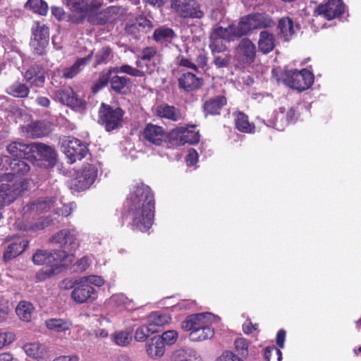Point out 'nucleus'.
<instances>
[{
	"label": "nucleus",
	"mask_w": 361,
	"mask_h": 361,
	"mask_svg": "<svg viewBox=\"0 0 361 361\" xmlns=\"http://www.w3.org/2000/svg\"><path fill=\"white\" fill-rule=\"evenodd\" d=\"M71 205H71L63 204L59 207L55 197H40L23 207V221L19 223L18 226L20 229L25 231L35 232L42 230L51 224H54L55 219H52L51 215L46 217L41 216L42 214L56 206L55 214L66 217L72 212Z\"/></svg>",
	"instance_id": "nucleus-1"
},
{
	"label": "nucleus",
	"mask_w": 361,
	"mask_h": 361,
	"mask_svg": "<svg viewBox=\"0 0 361 361\" xmlns=\"http://www.w3.org/2000/svg\"><path fill=\"white\" fill-rule=\"evenodd\" d=\"M128 215L135 229L146 232L154 219V200L149 186L140 184L130 194L127 201Z\"/></svg>",
	"instance_id": "nucleus-2"
},
{
	"label": "nucleus",
	"mask_w": 361,
	"mask_h": 361,
	"mask_svg": "<svg viewBox=\"0 0 361 361\" xmlns=\"http://www.w3.org/2000/svg\"><path fill=\"white\" fill-rule=\"evenodd\" d=\"M66 252L63 251L48 252L45 250H38L32 255V262L37 265L45 264L49 268L42 269L37 274L39 281L45 280L54 274V267L66 260Z\"/></svg>",
	"instance_id": "nucleus-3"
},
{
	"label": "nucleus",
	"mask_w": 361,
	"mask_h": 361,
	"mask_svg": "<svg viewBox=\"0 0 361 361\" xmlns=\"http://www.w3.org/2000/svg\"><path fill=\"white\" fill-rule=\"evenodd\" d=\"M11 173L0 175V199L3 204H9L26 190V183L23 181H14Z\"/></svg>",
	"instance_id": "nucleus-4"
},
{
	"label": "nucleus",
	"mask_w": 361,
	"mask_h": 361,
	"mask_svg": "<svg viewBox=\"0 0 361 361\" xmlns=\"http://www.w3.org/2000/svg\"><path fill=\"white\" fill-rule=\"evenodd\" d=\"M283 82L294 90H307L314 82L313 73L303 68L300 71L297 70L286 71L282 74Z\"/></svg>",
	"instance_id": "nucleus-5"
},
{
	"label": "nucleus",
	"mask_w": 361,
	"mask_h": 361,
	"mask_svg": "<svg viewBox=\"0 0 361 361\" xmlns=\"http://www.w3.org/2000/svg\"><path fill=\"white\" fill-rule=\"evenodd\" d=\"M98 123L102 126L106 131H112L122 126L124 111L121 108L112 106L102 103L99 109Z\"/></svg>",
	"instance_id": "nucleus-6"
},
{
	"label": "nucleus",
	"mask_w": 361,
	"mask_h": 361,
	"mask_svg": "<svg viewBox=\"0 0 361 361\" xmlns=\"http://www.w3.org/2000/svg\"><path fill=\"white\" fill-rule=\"evenodd\" d=\"M245 36L254 30L271 28L275 26L274 20L266 13H254L240 18Z\"/></svg>",
	"instance_id": "nucleus-7"
},
{
	"label": "nucleus",
	"mask_w": 361,
	"mask_h": 361,
	"mask_svg": "<svg viewBox=\"0 0 361 361\" xmlns=\"http://www.w3.org/2000/svg\"><path fill=\"white\" fill-rule=\"evenodd\" d=\"M66 4L72 11L80 14L72 20L79 24L83 22L86 15L97 12L103 5V0H66Z\"/></svg>",
	"instance_id": "nucleus-8"
},
{
	"label": "nucleus",
	"mask_w": 361,
	"mask_h": 361,
	"mask_svg": "<svg viewBox=\"0 0 361 361\" xmlns=\"http://www.w3.org/2000/svg\"><path fill=\"white\" fill-rule=\"evenodd\" d=\"M76 235L75 230L63 229L54 235L50 238V242L61 247V250L57 251L65 252L66 259L71 255V252L78 247Z\"/></svg>",
	"instance_id": "nucleus-9"
},
{
	"label": "nucleus",
	"mask_w": 361,
	"mask_h": 361,
	"mask_svg": "<svg viewBox=\"0 0 361 361\" xmlns=\"http://www.w3.org/2000/svg\"><path fill=\"white\" fill-rule=\"evenodd\" d=\"M97 174V166L87 164L78 172L76 178L72 181V185L78 191L87 190L94 183Z\"/></svg>",
	"instance_id": "nucleus-10"
},
{
	"label": "nucleus",
	"mask_w": 361,
	"mask_h": 361,
	"mask_svg": "<svg viewBox=\"0 0 361 361\" xmlns=\"http://www.w3.org/2000/svg\"><path fill=\"white\" fill-rule=\"evenodd\" d=\"M62 148L71 164L81 160L87 152L86 145L80 140L72 137H68L63 141Z\"/></svg>",
	"instance_id": "nucleus-11"
},
{
	"label": "nucleus",
	"mask_w": 361,
	"mask_h": 361,
	"mask_svg": "<svg viewBox=\"0 0 361 361\" xmlns=\"http://www.w3.org/2000/svg\"><path fill=\"white\" fill-rule=\"evenodd\" d=\"M220 318L210 312H204L189 315L182 322L181 327L185 331L193 332L195 330H199L207 323H216Z\"/></svg>",
	"instance_id": "nucleus-12"
},
{
	"label": "nucleus",
	"mask_w": 361,
	"mask_h": 361,
	"mask_svg": "<svg viewBox=\"0 0 361 361\" xmlns=\"http://www.w3.org/2000/svg\"><path fill=\"white\" fill-rule=\"evenodd\" d=\"M49 38V27L44 24L36 23L35 27H32V38L30 42V46L36 54H43L48 45Z\"/></svg>",
	"instance_id": "nucleus-13"
},
{
	"label": "nucleus",
	"mask_w": 361,
	"mask_h": 361,
	"mask_svg": "<svg viewBox=\"0 0 361 361\" xmlns=\"http://www.w3.org/2000/svg\"><path fill=\"white\" fill-rule=\"evenodd\" d=\"M97 298L95 289L80 279L74 282L71 292V298L77 303L82 304L92 302Z\"/></svg>",
	"instance_id": "nucleus-14"
},
{
	"label": "nucleus",
	"mask_w": 361,
	"mask_h": 361,
	"mask_svg": "<svg viewBox=\"0 0 361 361\" xmlns=\"http://www.w3.org/2000/svg\"><path fill=\"white\" fill-rule=\"evenodd\" d=\"M171 8L184 18H201L204 16L196 0H171Z\"/></svg>",
	"instance_id": "nucleus-15"
},
{
	"label": "nucleus",
	"mask_w": 361,
	"mask_h": 361,
	"mask_svg": "<svg viewBox=\"0 0 361 361\" xmlns=\"http://www.w3.org/2000/svg\"><path fill=\"white\" fill-rule=\"evenodd\" d=\"M24 77L26 83L21 85L14 90H29L30 88L42 87L45 80L42 66L37 64L30 66L25 71Z\"/></svg>",
	"instance_id": "nucleus-16"
},
{
	"label": "nucleus",
	"mask_w": 361,
	"mask_h": 361,
	"mask_svg": "<svg viewBox=\"0 0 361 361\" xmlns=\"http://www.w3.org/2000/svg\"><path fill=\"white\" fill-rule=\"evenodd\" d=\"M33 158L39 157L46 168L54 167L57 161L56 151L51 146L42 142H33Z\"/></svg>",
	"instance_id": "nucleus-17"
},
{
	"label": "nucleus",
	"mask_w": 361,
	"mask_h": 361,
	"mask_svg": "<svg viewBox=\"0 0 361 361\" xmlns=\"http://www.w3.org/2000/svg\"><path fill=\"white\" fill-rule=\"evenodd\" d=\"M256 57V47L248 38H243L235 48V58L241 63L251 64Z\"/></svg>",
	"instance_id": "nucleus-18"
},
{
	"label": "nucleus",
	"mask_w": 361,
	"mask_h": 361,
	"mask_svg": "<svg viewBox=\"0 0 361 361\" xmlns=\"http://www.w3.org/2000/svg\"><path fill=\"white\" fill-rule=\"evenodd\" d=\"M344 10L345 5L341 0H329L325 4H320L314 13L323 16L327 20H332L341 16Z\"/></svg>",
	"instance_id": "nucleus-19"
},
{
	"label": "nucleus",
	"mask_w": 361,
	"mask_h": 361,
	"mask_svg": "<svg viewBox=\"0 0 361 361\" xmlns=\"http://www.w3.org/2000/svg\"><path fill=\"white\" fill-rule=\"evenodd\" d=\"M212 35L227 42L233 41L235 38L245 36L240 20L238 25H231L228 27H216L213 30Z\"/></svg>",
	"instance_id": "nucleus-20"
},
{
	"label": "nucleus",
	"mask_w": 361,
	"mask_h": 361,
	"mask_svg": "<svg viewBox=\"0 0 361 361\" xmlns=\"http://www.w3.org/2000/svg\"><path fill=\"white\" fill-rule=\"evenodd\" d=\"M33 142L27 144L20 141H15L10 143L6 150L15 159H32L33 154Z\"/></svg>",
	"instance_id": "nucleus-21"
},
{
	"label": "nucleus",
	"mask_w": 361,
	"mask_h": 361,
	"mask_svg": "<svg viewBox=\"0 0 361 361\" xmlns=\"http://www.w3.org/2000/svg\"><path fill=\"white\" fill-rule=\"evenodd\" d=\"M143 136L150 143L160 146L164 141L166 135L161 127L149 123L143 131Z\"/></svg>",
	"instance_id": "nucleus-22"
},
{
	"label": "nucleus",
	"mask_w": 361,
	"mask_h": 361,
	"mask_svg": "<svg viewBox=\"0 0 361 361\" xmlns=\"http://www.w3.org/2000/svg\"><path fill=\"white\" fill-rule=\"evenodd\" d=\"M118 13V8L116 6H109L106 9L97 13L94 16H89L88 20L94 25H104L114 21Z\"/></svg>",
	"instance_id": "nucleus-23"
},
{
	"label": "nucleus",
	"mask_w": 361,
	"mask_h": 361,
	"mask_svg": "<svg viewBox=\"0 0 361 361\" xmlns=\"http://www.w3.org/2000/svg\"><path fill=\"white\" fill-rule=\"evenodd\" d=\"M28 246V241L24 238H16L5 249L4 252V260L7 262L21 254Z\"/></svg>",
	"instance_id": "nucleus-24"
},
{
	"label": "nucleus",
	"mask_w": 361,
	"mask_h": 361,
	"mask_svg": "<svg viewBox=\"0 0 361 361\" xmlns=\"http://www.w3.org/2000/svg\"><path fill=\"white\" fill-rule=\"evenodd\" d=\"M299 28L300 25L289 17H283L279 20L278 29L279 30V35L285 41L290 40L295 34V31L299 30Z\"/></svg>",
	"instance_id": "nucleus-25"
},
{
	"label": "nucleus",
	"mask_w": 361,
	"mask_h": 361,
	"mask_svg": "<svg viewBox=\"0 0 361 361\" xmlns=\"http://www.w3.org/2000/svg\"><path fill=\"white\" fill-rule=\"evenodd\" d=\"M23 348L28 357L35 360H44L48 357L47 346L38 342L26 343Z\"/></svg>",
	"instance_id": "nucleus-26"
},
{
	"label": "nucleus",
	"mask_w": 361,
	"mask_h": 361,
	"mask_svg": "<svg viewBox=\"0 0 361 361\" xmlns=\"http://www.w3.org/2000/svg\"><path fill=\"white\" fill-rule=\"evenodd\" d=\"M258 49L264 54L270 53L276 47V37L267 30L261 31L257 42Z\"/></svg>",
	"instance_id": "nucleus-27"
},
{
	"label": "nucleus",
	"mask_w": 361,
	"mask_h": 361,
	"mask_svg": "<svg viewBox=\"0 0 361 361\" xmlns=\"http://www.w3.org/2000/svg\"><path fill=\"white\" fill-rule=\"evenodd\" d=\"M145 349L147 355L150 358L157 360L164 355L165 345L161 342V338L154 336L147 342Z\"/></svg>",
	"instance_id": "nucleus-28"
},
{
	"label": "nucleus",
	"mask_w": 361,
	"mask_h": 361,
	"mask_svg": "<svg viewBox=\"0 0 361 361\" xmlns=\"http://www.w3.org/2000/svg\"><path fill=\"white\" fill-rule=\"evenodd\" d=\"M179 86L185 90H195L199 89L202 83V79L197 78L195 73L187 72L178 79Z\"/></svg>",
	"instance_id": "nucleus-29"
},
{
	"label": "nucleus",
	"mask_w": 361,
	"mask_h": 361,
	"mask_svg": "<svg viewBox=\"0 0 361 361\" xmlns=\"http://www.w3.org/2000/svg\"><path fill=\"white\" fill-rule=\"evenodd\" d=\"M171 317L167 314H161L158 312H153L147 317V324L150 329L154 330V334L161 331V329L168 324Z\"/></svg>",
	"instance_id": "nucleus-30"
},
{
	"label": "nucleus",
	"mask_w": 361,
	"mask_h": 361,
	"mask_svg": "<svg viewBox=\"0 0 361 361\" xmlns=\"http://www.w3.org/2000/svg\"><path fill=\"white\" fill-rule=\"evenodd\" d=\"M93 52L84 58L78 59L71 67L66 68L62 71V75L65 78H73L78 75L82 69L92 59Z\"/></svg>",
	"instance_id": "nucleus-31"
},
{
	"label": "nucleus",
	"mask_w": 361,
	"mask_h": 361,
	"mask_svg": "<svg viewBox=\"0 0 361 361\" xmlns=\"http://www.w3.org/2000/svg\"><path fill=\"white\" fill-rule=\"evenodd\" d=\"M44 324L49 330L56 333L66 332L68 331L73 325L71 320L60 318L47 319L44 322Z\"/></svg>",
	"instance_id": "nucleus-32"
},
{
	"label": "nucleus",
	"mask_w": 361,
	"mask_h": 361,
	"mask_svg": "<svg viewBox=\"0 0 361 361\" xmlns=\"http://www.w3.org/2000/svg\"><path fill=\"white\" fill-rule=\"evenodd\" d=\"M26 135L30 137H41L48 135L49 128L42 121L32 122L24 127Z\"/></svg>",
	"instance_id": "nucleus-33"
},
{
	"label": "nucleus",
	"mask_w": 361,
	"mask_h": 361,
	"mask_svg": "<svg viewBox=\"0 0 361 361\" xmlns=\"http://www.w3.org/2000/svg\"><path fill=\"white\" fill-rule=\"evenodd\" d=\"M23 159H13L10 163V168L11 172L10 173L13 176L14 181H23L26 183V189L27 188V182L25 180L16 178V175H25L30 169V165Z\"/></svg>",
	"instance_id": "nucleus-34"
},
{
	"label": "nucleus",
	"mask_w": 361,
	"mask_h": 361,
	"mask_svg": "<svg viewBox=\"0 0 361 361\" xmlns=\"http://www.w3.org/2000/svg\"><path fill=\"white\" fill-rule=\"evenodd\" d=\"M60 102L71 107H81L84 104L83 99L76 92H59Z\"/></svg>",
	"instance_id": "nucleus-35"
},
{
	"label": "nucleus",
	"mask_w": 361,
	"mask_h": 361,
	"mask_svg": "<svg viewBox=\"0 0 361 361\" xmlns=\"http://www.w3.org/2000/svg\"><path fill=\"white\" fill-rule=\"evenodd\" d=\"M227 99L224 96H217L207 101L204 104V112L207 114L216 115L220 114L221 109L226 105Z\"/></svg>",
	"instance_id": "nucleus-36"
},
{
	"label": "nucleus",
	"mask_w": 361,
	"mask_h": 361,
	"mask_svg": "<svg viewBox=\"0 0 361 361\" xmlns=\"http://www.w3.org/2000/svg\"><path fill=\"white\" fill-rule=\"evenodd\" d=\"M176 37V34L171 28L164 26L155 29L153 33V39L161 44H167Z\"/></svg>",
	"instance_id": "nucleus-37"
},
{
	"label": "nucleus",
	"mask_w": 361,
	"mask_h": 361,
	"mask_svg": "<svg viewBox=\"0 0 361 361\" xmlns=\"http://www.w3.org/2000/svg\"><path fill=\"white\" fill-rule=\"evenodd\" d=\"M213 323H207L199 330H195L190 332L189 338L192 341L198 342L212 338L214 334V329L211 327Z\"/></svg>",
	"instance_id": "nucleus-38"
},
{
	"label": "nucleus",
	"mask_w": 361,
	"mask_h": 361,
	"mask_svg": "<svg viewBox=\"0 0 361 361\" xmlns=\"http://www.w3.org/2000/svg\"><path fill=\"white\" fill-rule=\"evenodd\" d=\"M173 359L174 361H202L197 353L190 348L176 350L173 353Z\"/></svg>",
	"instance_id": "nucleus-39"
},
{
	"label": "nucleus",
	"mask_w": 361,
	"mask_h": 361,
	"mask_svg": "<svg viewBox=\"0 0 361 361\" xmlns=\"http://www.w3.org/2000/svg\"><path fill=\"white\" fill-rule=\"evenodd\" d=\"M32 304L28 302H20L16 307V312L19 318L25 322H30L34 312Z\"/></svg>",
	"instance_id": "nucleus-40"
},
{
	"label": "nucleus",
	"mask_w": 361,
	"mask_h": 361,
	"mask_svg": "<svg viewBox=\"0 0 361 361\" xmlns=\"http://www.w3.org/2000/svg\"><path fill=\"white\" fill-rule=\"evenodd\" d=\"M157 114L160 117L166 118L174 121H178L181 114L174 106L169 105L160 106L157 109Z\"/></svg>",
	"instance_id": "nucleus-41"
},
{
	"label": "nucleus",
	"mask_w": 361,
	"mask_h": 361,
	"mask_svg": "<svg viewBox=\"0 0 361 361\" xmlns=\"http://www.w3.org/2000/svg\"><path fill=\"white\" fill-rule=\"evenodd\" d=\"M132 331L130 329L115 331L112 335L113 340L118 345L127 346L132 341Z\"/></svg>",
	"instance_id": "nucleus-42"
},
{
	"label": "nucleus",
	"mask_w": 361,
	"mask_h": 361,
	"mask_svg": "<svg viewBox=\"0 0 361 361\" xmlns=\"http://www.w3.org/2000/svg\"><path fill=\"white\" fill-rule=\"evenodd\" d=\"M113 57L114 54L110 47H102L95 54V61L93 66L97 67L99 65L106 64Z\"/></svg>",
	"instance_id": "nucleus-43"
},
{
	"label": "nucleus",
	"mask_w": 361,
	"mask_h": 361,
	"mask_svg": "<svg viewBox=\"0 0 361 361\" xmlns=\"http://www.w3.org/2000/svg\"><path fill=\"white\" fill-rule=\"evenodd\" d=\"M25 7L42 16H45L48 11V5L43 0H28Z\"/></svg>",
	"instance_id": "nucleus-44"
},
{
	"label": "nucleus",
	"mask_w": 361,
	"mask_h": 361,
	"mask_svg": "<svg viewBox=\"0 0 361 361\" xmlns=\"http://www.w3.org/2000/svg\"><path fill=\"white\" fill-rule=\"evenodd\" d=\"M110 83L113 90H121L124 87L130 88L132 81L126 76L115 75L111 78Z\"/></svg>",
	"instance_id": "nucleus-45"
},
{
	"label": "nucleus",
	"mask_w": 361,
	"mask_h": 361,
	"mask_svg": "<svg viewBox=\"0 0 361 361\" xmlns=\"http://www.w3.org/2000/svg\"><path fill=\"white\" fill-rule=\"evenodd\" d=\"M111 71H112L113 73H123L135 77H142L145 75L143 71L133 68L127 64L111 68Z\"/></svg>",
	"instance_id": "nucleus-46"
},
{
	"label": "nucleus",
	"mask_w": 361,
	"mask_h": 361,
	"mask_svg": "<svg viewBox=\"0 0 361 361\" xmlns=\"http://www.w3.org/2000/svg\"><path fill=\"white\" fill-rule=\"evenodd\" d=\"M183 137L184 140V145L188 143L190 145H194L197 143L200 140V135L198 132L195 130L194 126L186 128L182 126Z\"/></svg>",
	"instance_id": "nucleus-47"
},
{
	"label": "nucleus",
	"mask_w": 361,
	"mask_h": 361,
	"mask_svg": "<svg viewBox=\"0 0 361 361\" xmlns=\"http://www.w3.org/2000/svg\"><path fill=\"white\" fill-rule=\"evenodd\" d=\"M223 41V39L211 34L209 37V47L212 55H214V54L222 53L227 50V47Z\"/></svg>",
	"instance_id": "nucleus-48"
},
{
	"label": "nucleus",
	"mask_w": 361,
	"mask_h": 361,
	"mask_svg": "<svg viewBox=\"0 0 361 361\" xmlns=\"http://www.w3.org/2000/svg\"><path fill=\"white\" fill-rule=\"evenodd\" d=\"M236 128L243 133H251L252 127L248 121L247 116L241 112H239L235 118Z\"/></svg>",
	"instance_id": "nucleus-49"
},
{
	"label": "nucleus",
	"mask_w": 361,
	"mask_h": 361,
	"mask_svg": "<svg viewBox=\"0 0 361 361\" xmlns=\"http://www.w3.org/2000/svg\"><path fill=\"white\" fill-rule=\"evenodd\" d=\"M235 348L237 351L240 358H243V360L245 361L248 356V341L244 338H238L235 340L234 342Z\"/></svg>",
	"instance_id": "nucleus-50"
},
{
	"label": "nucleus",
	"mask_w": 361,
	"mask_h": 361,
	"mask_svg": "<svg viewBox=\"0 0 361 361\" xmlns=\"http://www.w3.org/2000/svg\"><path fill=\"white\" fill-rule=\"evenodd\" d=\"M182 134V126L172 130L169 134L170 143L174 146L184 145V140Z\"/></svg>",
	"instance_id": "nucleus-51"
},
{
	"label": "nucleus",
	"mask_w": 361,
	"mask_h": 361,
	"mask_svg": "<svg viewBox=\"0 0 361 361\" xmlns=\"http://www.w3.org/2000/svg\"><path fill=\"white\" fill-rule=\"evenodd\" d=\"M154 334V330L149 328L148 324L139 326L135 333V339L138 342L145 341L151 334Z\"/></svg>",
	"instance_id": "nucleus-52"
},
{
	"label": "nucleus",
	"mask_w": 361,
	"mask_h": 361,
	"mask_svg": "<svg viewBox=\"0 0 361 361\" xmlns=\"http://www.w3.org/2000/svg\"><path fill=\"white\" fill-rule=\"evenodd\" d=\"M111 302L117 307L130 308L131 300L123 293L113 295L110 298Z\"/></svg>",
	"instance_id": "nucleus-53"
},
{
	"label": "nucleus",
	"mask_w": 361,
	"mask_h": 361,
	"mask_svg": "<svg viewBox=\"0 0 361 361\" xmlns=\"http://www.w3.org/2000/svg\"><path fill=\"white\" fill-rule=\"evenodd\" d=\"M213 63L217 68H223L228 67L231 63V55L228 54H224L223 55H216L214 54L213 55Z\"/></svg>",
	"instance_id": "nucleus-54"
},
{
	"label": "nucleus",
	"mask_w": 361,
	"mask_h": 361,
	"mask_svg": "<svg viewBox=\"0 0 361 361\" xmlns=\"http://www.w3.org/2000/svg\"><path fill=\"white\" fill-rule=\"evenodd\" d=\"M135 23H136L138 30L140 29L141 32L144 34L149 32L153 27L152 21L147 19L145 16H140L136 18Z\"/></svg>",
	"instance_id": "nucleus-55"
},
{
	"label": "nucleus",
	"mask_w": 361,
	"mask_h": 361,
	"mask_svg": "<svg viewBox=\"0 0 361 361\" xmlns=\"http://www.w3.org/2000/svg\"><path fill=\"white\" fill-rule=\"evenodd\" d=\"M113 73L111 68L106 73H101L98 80L94 83L92 87V90H100L104 88L110 80L111 75Z\"/></svg>",
	"instance_id": "nucleus-56"
},
{
	"label": "nucleus",
	"mask_w": 361,
	"mask_h": 361,
	"mask_svg": "<svg viewBox=\"0 0 361 361\" xmlns=\"http://www.w3.org/2000/svg\"><path fill=\"white\" fill-rule=\"evenodd\" d=\"M178 336V334L175 330H169L164 332L161 336H157L161 338V342L164 345H171L176 343Z\"/></svg>",
	"instance_id": "nucleus-57"
},
{
	"label": "nucleus",
	"mask_w": 361,
	"mask_h": 361,
	"mask_svg": "<svg viewBox=\"0 0 361 361\" xmlns=\"http://www.w3.org/2000/svg\"><path fill=\"white\" fill-rule=\"evenodd\" d=\"M273 354H275L277 356L278 361H281L282 353L279 349L276 348L274 345L268 346L265 348L264 355L267 361H270L271 357Z\"/></svg>",
	"instance_id": "nucleus-58"
},
{
	"label": "nucleus",
	"mask_w": 361,
	"mask_h": 361,
	"mask_svg": "<svg viewBox=\"0 0 361 361\" xmlns=\"http://www.w3.org/2000/svg\"><path fill=\"white\" fill-rule=\"evenodd\" d=\"M216 361H244L243 358L233 353L231 350H226L216 358Z\"/></svg>",
	"instance_id": "nucleus-59"
},
{
	"label": "nucleus",
	"mask_w": 361,
	"mask_h": 361,
	"mask_svg": "<svg viewBox=\"0 0 361 361\" xmlns=\"http://www.w3.org/2000/svg\"><path fill=\"white\" fill-rule=\"evenodd\" d=\"M16 338L15 335L11 332H5L0 330V348L6 345L11 343Z\"/></svg>",
	"instance_id": "nucleus-60"
},
{
	"label": "nucleus",
	"mask_w": 361,
	"mask_h": 361,
	"mask_svg": "<svg viewBox=\"0 0 361 361\" xmlns=\"http://www.w3.org/2000/svg\"><path fill=\"white\" fill-rule=\"evenodd\" d=\"M126 32L128 35L133 36L135 39H140L144 33L141 32L136 23L134 22L132 24L126 26Z\"/></svg>",
	"instance_id": "nucleus-61"
},
{
	"label": "nucleus",
	"mask_w": 361,
	"mask_h": 361,
	"mask_svg": "<svg viewBox=\"0 0 361 361\" xmlns=\"http://www.w3.org/2000/svg\"><path fill=\"white\" fill-rule=\"evenodd\" d=\"M90 264V260L88 257L85 256L78 259L74 264L75 271L82 272L85 271Z\"/></svg>",
	"instance_id": "nucleus-62"
},
{
	"label": "nucleus",
	"mask_w": 361,
	"mask_h": 361,
	"mask_svg": "<svg viewBox=\"0 0 361 361\" xmlns=\"http://www.w3.org/2000/svg\"><path fill=\"white\" fill-rule=\"evenodd\" d=\"M83 281H85V283L89 284L90 286L94 285L96 286H102L104 284V279L99 276L91 275L89 276L82 278Z\"/></svg>",
	"instance_id": "nucleus-63"
},
{
	"label": "nucleus",
	"mask_w": 361,
	"mask_h": 361,
	"mask_svg": "<svg viewBox=\"0 0 361 361\" xmlns=\"http://www.w3.org/2000/svg\"><path fill=\"white\" fill-rule=\"evenodd\" d=\"M177 63L180 66L186 67V68H190L192 70H194L195 71H197V66L193 62H192L190 59H186V58L183 57V56H180L177 58Z\"/></svg>",
	"instance_id": "nucleus-64"
}]
</instances>
